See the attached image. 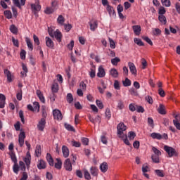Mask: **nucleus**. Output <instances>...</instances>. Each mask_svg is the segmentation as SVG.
I'll list each match as a JSON object with an SVG mask.
<instances>
[{"mask_svg": "<svg viewBox=\"0 0 180 180\" xmlns=\"http://www.w3.org/2000/svg\"><path fill=\"white\" fill-rule=\"evenodd\" d=\"M5 101H6L5 95L0 94V109H4L5 108Z\"/></svg>", "mask_w": 180, "mask_h": 180, "instance_id": "18", "label": "nucleus"}, {"mask_svg": "<svg viewBox=\"0 0 180 180\" xmlns=\"http://www.w3.org/2000/svg\"><path fill=\"white\" fill-rule=\"evenodd\" d=\"M136 112H138V113H144V108H143L142 106L140 105H136Z\"/></svg>", "mask_w": 180, "mask_h": 180, "instance_id": "58", "label": "nucleus"}, {"mask_svg": "<svg viewBox=\"0 0 180 180\" xmlns=\"http://www.w3.org/2000/svg\"><path fill=\"white\" fill-rule=\"evenodd\" d=\"M51 37H54L58 43H61V41L63 40V34L59 30H56Z\"/></svg>", "mask_w": 180, "mask_h": 180, "instance_id": "5", "label": "nucleus"}, {"mask_svg": "<svg viewBox=\"0 0 180 180\" xmlns=\"http://www.w3.org/2000/svg\"><path fill=\"white\" fill-rule=\"evenodd\" d=\"M98 167H91L90 169L91 174L93 175V176H98Z\"/></svg>", "mask_w": 180, "mask_h": 180, "instance_id": "28", "label": "nucleus"}, {"mask_svg": "<svg viewBox=\"0 0 180 180\" xmlns=\"http://www.w3.org/2000/svg\"><path fill=\"white\" fill-rule=\"evenodd\" d=\"M162 5L166 8L171 6V0H161Z\"/></svg>", "mask_w": 180, "mask_h": 180, "instance_id": "33", "label": "nucleus"}, {"mask_svg": "<svg viewBox=\"0 0 180 180\" xmlns=\"http://www.w3.org/2000/svg\"><path fill=\"white\" fill-rule=\"evenodd\" d=\"M31 9L34 15H36L37 12H40L41 9V6H40L39 4H31Z\"/></svg>", "mask_w": 180, "mask_h": 180, "instance_id": "10", "label": "nucleus"}, {"mask_svg": "<svg viewBox=\"0 0 180 180\" xmlns=\"http://www.w3.org/2000/svg\"><path fill=\"white\" fill-rule=\"evenodd\" d=\"M158 19L162 25H167V18H165V15H159Z\"/></svg>", "mask_w": 180, "mask_h": 180, "instance_id": "38", "label": "nucleus"}, {"mask_svg": "<svg viewBox=\"0 0 180 180\" xmlns=\"http://www.w3.org/2000/svg\"><path fill=\"white\" fill-rule=\"evenodd\" d=\"M165 12H166L165 8H164L162 6L160 7V8H159V15H165Z\"/></svg>", "mask_w": 180, "mask_h": 180, "instance_id": "60", "label": "nucleus"}, {"mask_svg": "<svg viewBox=\"0 0 180 180\" xmlns=\"http://www.w3.org/2000/svg\"><path fill=\"white\" fill-rule=\"evenodd\" d=\"M10 32H11V33H13V34H18V27H16L15 25H11L10 26Z\"/></svg>", "mask_w": 180, "mask_h": 180, "instance_id": "37", "label": "nucleus"}, {"mask_svg": "<svg viewBox=\"0 0 180 180\" xmlns=\"http://www.w3.org/2000/svg\"><path fill=\"white\" fill-rule=\"evenodd\" d=\"M155 173L157 175V176H159L160 178H164V176H165V174L164 173L163 170L156 169L155 170Z\"/></svg>", "mask_w": 180, "mask_h": 180, "instance_id": "30", "label": "nucleus"}, {"mask_svg": "<svg viewBox=\"0 0 180 180\" xmlns=\"http://www.w3.org/2000/svg\"><path fill=\"white\" fill-rule=\"evenodd\" d=\"M64 167L66 171H72V164L71 163V160H70V158L65 160Z\"/></svg>", "mask_w": 180, "mask_h": 180, "instance_id": "11", "label": "nucleus"}, {"mask_svg": "<svg viewBox=\"0 0 180 180\" xmlns=\"http://www.w3.org/2000/svg\"><path fill=\"white\" fill-rule=\"evenodd\" d=\"M89 25L90 26V30L91 32H95L96 29H98V21L96 20H92L89 22Z\"/></svg>", "mask_w": 180, "mask_h": 180, "instance_id": "9", "label": "nucleus"}, {"mask_svg": "<svg viewBox=\"0 0 180 180\" xmlns=\"http://www.w3.org/2000/svg\"><path fill=\"white\" fill-rule=\"evenodd\" d=\"M19 116H20V118L21 119L22 123H23V124H25V116L23 115L22 110L19 111Z\"/></svg>", "mask_w": 180, "mask_h": 180, "instance_id": "59", "label": "nucleus"}, {"mask_svg": "<svg viewBox=\"0 0 180 180\" xmlns=\"http://www.w3.org/2000/svg\"><path fill=\"white\" fill-rule=\"evenodd\" d=\"M114 88H115V89H117V91H119L120 89V82H119V81L115 80Z\"/></svg>", "mask_w": 180, "mask_h": 180, "instance_id": "53", "label": "nucleus"}, {"mask_svg": "<svg viewBox=\"0 0 180 180\" xmlns=\"http://www.w3.org/2000/svg\"><path fill=\"white\" fill-rule=\"evenodd\" d=\"M96 103L99 109H103V103L99 100H96Z\"/></svg>", "mask_w": 180, "mask_h": 180, "instance_id": "63", "label": "nucleus"}, {"mask_svg": "<svg viewBox=\"0 0 180 180\" xmlns=\"http://www.w3.org/2000/svg\"><path fill=\"white\" fill-rule=\"evenodd\" d=\"M46 162L43 160H40L38 162L37 164V168L39 169H44L46 168Z\"/></svg>", "mask_w": 180, "mask_h": 180, "instance_id": "22", "label": "nucleus"}, {"mask_svg": "<svg viewBox=\"0 0 180 180\" xmlns=\"http://www.w3.org/2000/svg\"><path fill=\"white\" fill-rule=\"evenodd\" d=\"M152 139H156L157 140H161L162 139V135L159 133L153 132L150 134Z\"/></svg>", "mask_w": 180, "mask_h": 180, "instance_id": "29", "label": "nucleus"}, {"mask_svg": "<svg viewBox=\"0 0 180 180\" xmlns=\"http://www.w3.org/2000/svg\"><path fill=\"white\" fill-rule=\"evenodd\" d=\"M106 9L110 16H112L113 18L116 17V11H115V8H113L112 6L107 5Z\"/></svg>", "mask_w": 180, "mask_h": 180, "instance_id": "14", "label": "nucleus"}, {"mask_svg": "<svg viewBox=\"0 0 180 180\" xmlns=\"http://www.w3.org/2000/svg\"><path fill=\"white\" fill-rule=\"evenodd\" d=\"M46 160L51 167L54 166V160H53V158L50 153L46 154Z\"/></svg>", "mask_w": 180, "mask_h": 180, "instance_id": "25", "label": "nucleus"}, {"mask_svg": "<svg viewBox=\"0 0 180 180\" xmlns=\"http://www.w3.org/2000/svg\"><path fill=\"white\" fill-rule=\"evenodd\" d=\"M37 95L39 101H41L42 103H44V102H46V100L44 99V96H43V93H41L40 90H37Z\"/></svg>", "mask_w": 180, "mask_h": 180, "instance_id": "26", "label": "nucleus"}, {"mask_svg": "<svg viewBox=\"0 0 180 180\" xmlns=\"http://www.w3.org/2000/svg\"><path fill=\"white\" fill-rule=\"evenodd\" d=\"M25 41L27 43V47L30 51H33V43H32V40L29 38H26Z\"/></svg>", "mask_w": 180, "mask_h": 180, "instance_id": "31", "label": "nucleus"}, {"mask_svg": "<svg viewBox=\"0 0 180 180\" xmlns=\"http://www.w3.org/2000/svg\"><path fill=\"white\" fill-rule=\"evenodd\" d=\"M13 3L15 6H17V8L22 9V6H25V4H26V0H20V2L19 1V0H13Z\"/></svg>", "mask_w": 180, "mask_h": 180, "instance_id": "12", "label": "nucleus"}, {"mask_svg": "<svg viewBox=\"0 0 180 180\" xmlns=\"http://www.w3.org/2000/svg\"><path fill=\"white\" fill-rule=\"evenodd\" d=\"M117 136L120 139H123L125 136L123 131H126V130L127 129V127H126L123 122H120L117 125Z\"/></svg>", "mask_w": 180, "mask_h": 180, "instance_id": "2", "label": "nucleus"}, {"mask_svg": "<svg viewBox=\"0 0 180 180\" xmlns=\"http://www.w3.org/2000/svg\"><path fill=\"white\" fill-rule=\"evenodd\" d=\"M33 105L35 112H40V104H39V102H34Z\"/></svg>", "mask_w": 180, "mask_h": 180, "instance_id": "49", "label": "nucleus"}, {"mask_svg": "<svg viewBox=\"0 0 180 180\" xmlns=\"http://www.w3.org/2000/svg\"><path fill=\"white\" fill-rule=\"evenodd\" d=\"M105 75L106 72H105V68H103V66H99L98 69L97 77L98 78H103Z\"/></svg>", "mask_w": 180, "mask_h": 180, "instance_id": "8", "label": "nucleus"}, {"mask_svg": "<svg viewBox=\"0 0 180 180\" xmlns=\"http://www.w3.org/2000/svg\"><path fill=\"white\" fill-rule=\"evenodd\" d=\"M53 115L54 119H56V120H63V114L61 113V111H60V110H53Z\"/></svg>", "mask_w": 180, "mask_h": 180, "instance_id": "7", "label": "nucleus"}, {"mask_svg": "<svg viewBox=\"0 0 180 180\" xmlns=\"http://www.w3.org/2000/svg\"><path fill=\"white\" fill-rule=\"evenodd\" d=\"M33 39L35 44H37V46H40V39H39V37L36 36V34L33 35Z\"/></svg>", "mask_w": 180, "mask_h": 180, "instance_id": "55", "label": "nucleus"}, {"mask_svg": "<svg viewBox=\"0 0 180 180\" xmlns=\"http://www.w3.org/2000/svg\"><path fill=\"white\" fill-rule=\"evenodd\" d=\"M108 168H109V166L108 165V163L105 162L100 165V169L101 172H103V173L106 172Z\"/></svg>", "mask_w": 180, "mask_h": 180, "instance_id": "24", "label": "nucleus"}, {"mask_svg": "<svg viewBox=\"0 0 180 180\" xmlns=\"http://www.w3.org/2000/svg\"><path fill=\"white\" fill-rule=\"evenodd\" d=\"M66 99H67V102H68V103H72V101H74L72 94H71V93L68 94L66 96Z\"/></svg>", "mask_w": 180, "mask_h": 180, "instance_id": "41", "label": "nucleus"}, {"mask_svg": "<svg viewBox=\"0 0 180 180\" xmlns=\"http://www.w3.org/2000/svg\"><path fill=\"white\" fill-rule=\"evenodd\" d=\"M84 172L85 179H87V180L91 179V174H89V172H88V170H86V169H84Z\"/></svg>", "mask_w": 180, "mask_h": 180, "instance_id": "56", "label": "nucleus"}, {"mask_svg": "<svg viewBox=\"0 0 180 180\" xmlns=\"http://www.w3.org/2000/svg\"><path fill=\"white\" fill-rule=\"evenodd\" d=\"M46 46L49 47V49H54V42L50 37H45Z\"/></svg>", "mask_w": 180, "mask_h": 180, "instance_id": "13", "label": "nucleus"}, {"mask_svg": "<svg viewBox=\"0 0 180 180\" xmlns=\"http://www.w3.org/2000/svg\"><path fill=\"white\" fill-rule=\"evenodd\" d=\"M151 159L153 162H155V164H158L160 162V156L153 155L151 156Z\"/></svg>", "mask_w": 180, "mask_h": 180, "instance_id": "42", "label": "nucleus"}, {"mask_svg": "<svg viewBox=\"0 0 180 180\" xmlns=\"http://www.w3.org/2000/svg\"><path fill=\"white\" fill-rule=\"evenodd\" d=\"M19 165H18L17 163H14V165L13 167V172H15V174H18L19 173Z\"/></svg>", "mask_w": 180, "mask_h": 180, "instance_id": "48", "label": "nucleus"}, {"mask_svg": "<svg viewBox=\"0 0 180 180\" xmlns=\"http://www.w3.org/2000/svg\"><path fill=\"white\" fill-rule=\"evenodd\" d=\"M164 150H165V151H166V153H167L168 157H169L170 158L172 157L178 156V152H176L175 148H174L171 146H168L165 145L164 146Z\"/></svg>", "mask_w": 180, "mask_h": 180, "instance_id": "1", "label": "nucleus"}, {"mask_svg": "<svg viewBox=\"0 0 180 180\" xmlns=\"http://www.w3.org/2000/svg\"><path fill=\"white\" fill-rule=\"evenodd\" d=\"M134 42L135 43V44H137V46H144V43L143 42V41H141V39L139 38H134Z\"/></svg>", "mask_w": 180, "mask_h": 180, "instance_id": "34", "label": "nucleus"}, {"mask_svg": "<svg viewBox=\"0 0 180 180\" xmlns=\"http://www.w3.org/2000/svg\"><path fill=\"white\" fill-rule=\"evenodd\" d=\"M118 63H120V58L117 57L112 58L111 60V64H112V65H117Z\"/></svg>", "mask_w": 180, "mask_h": 180, "instance_id": "47", "label": "nucleus"}, {"mask_svg": "<svg viewBox=\"0 0 180 180\" xmlns=\"http://www.w3.org/2000/svg\"><path fill=\"white\" fill-rule=\"evenodd\" d=\"M4 16L7 19H12V12H11V11H9V10L5 11H4Z\"/></svg>", "mask_w": 180, "mask_h": 180, "instance_id": "40", "label": "nucleus"}, {"mask_svg": "<svg viewBox=\"0 0 180 180\" xmlns=\"http://www.w3.org/2000/svg\"><path fill=\"white\" fill-rule=\"evenodd\" d=\"M152 150L156 156L160 157V155H161V150H158L157 148L153 146Z\"/></svg>", "mask_w": 180, "mask_h": 180, "instance_id": "45", "label": "nucleus"}, {"mask_svg": "<svg viewBox=\"0 0 180 180\" xmlns=\"http://www.w3.org/2000/svg\"><path fill=\"white\" fill-rule=\"evenodd\" d=\"M132 29H133L134 33V34H136V36H140V34L141 33V26L134 25V26H132Z\"/></svg>", "mask_w": 180, "mask_h": 180, "instance_id": "16", "label": "nucleus"}, {"mask_svg": "<svg viewBox=\"0 0 180 180\" xmlns=\"http://www.w3.org/2000/svg\"><path fill=\"white\" fill-rule=\"evenodd\" d=\"M25 165L29 168L30 167V162H32V155H30V152L27 151L26 156L22 158Z\"/></svg>", "mask_w": 180, "mask_h": 180, "instance_id": "4", "label": "nucleus"}, {"mask_svg": "<svg viewBox=\"0 0 180 180\" xmlns=\"http://www.w3.org/2000/svg\"><path fill=\"white\" fill-rule=\"evenodd\" d=\"M72 26L71 25V24H65L64 25V29L65 30V32H69L70 30H71Z\"/></svg>", "mask_w": 180, "mask_h": 180, "instance_id": "61", "label": "nucleus"}, {"mask_svg": "<svg viewBox=\"0 0 180 180\" xmlns=\"http://www.w3.org/2000/svg\"><path fill=\"white\" fill-rule=\"evenodd\" d=\"M57 162L55 163V168L56 169H61V166L63 165V162H61V160L56 159Z\"/></svg>", "mask_w": 180, "mask_h": 180, "instance_id": "35", "label": "nucleus"}, {"mask_svg": "<svg viewBox=\"0 0 180 180\" xmlns=\"http://www.w3.org/2000/svg\"><path fill=\"white\" fill-rule=\"evenodd\" d=\"M122 84L124 86H130L131 85V81L129 78H126L125 80L122 81Z\"/></svg>", "mask_w": 180, "mask_h": 180, "instance_id": "44", "label": "nucleus"}, {"mask_svg": "<svg viewBox=\"0 0 180 180\" xmlns=\"http://www.w3.org/2000/svg\"><path fill=\"white\" fill-rule=\"evenodd\" d=\"M142 39H143V40L146 41V43L150 44V46H153V41H151V39L150 38H148V37H142Z\"/></svg>", "mask_w": 180, "mask_h": 180, "instance_id": "54", "label": "nucleus"}, {"mask_svg": "<svg viewBox=\"0 0 180 180\" xmlns=\"http://www.w3.org/2000/svg\"><path fill=\"white\" fill-rule=\"evenodd\" d=\"M25 139H26V134L25 131H21L18 135V144L20 147L25 146Z\"/></svg>", "mask_w": 180, "mask_h": 180, "instance_id": "3", "label": "nucleus"}, {"mask_svg": "<svg viewBox=\"0 0 180 180\" xmlns=\"http://www.w3.org/2000/svg\"><path fill=\"white\" fill-rule=\"evenodd\" d=\"M52 92L53 94H57L58 92V83H53L51 87Z\"/></svg>", "mask_w": 180, "mask_h": 180, "instance_id": "36", "label": "nucleus"}, {"mask_svg": "<svg viewBox=\"0 0 180 180\" xmlns=\"http://www.w3.org/2000/svg\"><path fill=\"white\" fill-rule=\"evenodd\" d=\"M34 155L35 157H40L41 155V146L40 145L36 146Z\"/></svg>", "mask_w": 180, "mask_h": 180, "instance_id": "23", "label": "nucleus"}, {"mask_svg": "<svg viewBox=\"0 0 180 180\" xmlns=\"http://www.w3.org/2000/svg\"><path fill=\"white\" fill-rule=\"evenodd\" d=\"M128 137L129 140H134V137H136V133H134V131H130L129 133Z\"/></svg>", "mask_w": 180, "mask_h": 180, "instance_id": "62", "label": "nucleus"}, {"mask_svg": "<svg viewBox=\"0 0 180 180\" xmlns=\"http://www.w3.org/2000/svg\"><path fill=\"white\" fill-rule=\"evenodd\" d=\"M173 124L175 126L176 129H177V130H180V123L178 121V119H175L173 120Z\"/></svg>", "mask_w": 180, "mask_h": 180, "instance_id": "51", "label": "nucleus"}, {"mask_svg": "<svg viewBox=\"0 0 180 180\" xmlns=\"http://www.w3.org/2000/svg\"><path fill=\"white\" fill-rule=\"evenodd\" d=\"M62 153L65 158H68L70 156V149H68V148L65 146L62 147Z\"/></svg>", "mask_w": 180, "mask_h": 180, "instance_id": "17", "label": "nucleus"}, {"mask_svg": "<svg viewBox=\"0 0 180 180\" xmlns=\"http://www.w3.org/2000/svg\"><path fill=\"white\" fill-rule=\"evenodd\" d=\"M10 157H11L13 162H14V164H16L18 162V159L16 158V155H15V153H11Z\"/></svg>", "mask_w": 180, "mask_h": 180, "instance_id": "50", "label": "nucleus"}, {"mask_svg": "<svg viewBox=\"0 0 180 180\" xmlns=\"http://www.w3.org/2000/svg\"><path fill=\"white\" fill-rule=\"evenodd\" d=\"M19 168L21 171H26V165L22 161L19 162Z\"/></svg>", "mask_w": 180, "mask_h": 180, "instance_id": "46", "label": "nucleus"}, {"mask_svg": "<svg viewBox=\"0 0 180 180\" xmlns=\"http://www.w3.org/2000/svg\"><path fill=\"white\" fill-rule=\"evenodd\" d=\"M70 143L72 147H81V142L73 140L70 142Z\"/></svg>", "mask_w": 180, "mask_h": 180, "instance_id": "43", "label": "nucleus"}, {"mask_svg": "<svg viewBox=\"0 0 180 180\" xmlns=\"http://www.w3.org/2000/svg\"><path fill=\"white\" fill-rule=\"evenodd\" d=\"M110 75L112 77V78H118L119 72H117V70L112 68L110 70Z\"/></svg>", "mask_w": 180, "mask_h": 180, "instance_id": "20", "label": "nucleus"}, {"mask_svg": "<svg viewBox=\"0 0 180 180\" xmlns=\"http://www.w3.org/2000/svg\"><path fill=\"white\" fill-rule=\"evenodd\" d=\"M128 65L131 74H133V75H137V69H136V65H134V63L129 62Z\"/></svg>", "mask_w": 180, "mask_h": 180, "instance_id": "15", "label": "nucleus"}, {"mask_svg": "<svg viewBox=\"0 0 180 180\" xmlns=\"http://www.w3.org/2000/svg\"><path fill=\"white\" fill-rule=\"evenodd\" d=\"M57 22L58 25H60V26H63L64 25V22H65V19L63 15H60L57 19Z\"/></svg>", "mask_w": 180, "mask_h": 180, "instance_id": "32", "label": "nucleus"}, {"mask_svg": "<svg viewBox=\"0 0 180 180\" xmlns=\"http://www.w3.org/2000/svg\"><path fill=\"white\" fill-rule=\"evenodd\" d=\"M81 141L84 146H88L89 144V139L88 138H82Z\"/></svg>", "mask_w": 180, "mask_h": 180, "instance_id": "57", "label": "nucleus"}, {"mask_svg": "<svg viewBox=\"0 0 180 180\" xmlns=\"http://www.w3.org/2000/svg\"><path fill=\"white\" fill-rule=\"evenodd\" d=\"M89 75L91 78H95V77H96V67L92 66L90 68V71L89 72Z\"/></svg>", "mask_w": 180, "mask_h": 180, "instance_id": "19", "label": "nucleus"}, {"mask_svg": "<svg viewBox=\"0 0 180 180\" xmlns=\"http://www.w3.org/2000/svg\"><path fill=\"white\" fill-rule=\"evenodd\" d=\"M158 112L160 115H165L167 112L165 111V106L164 105L160 104L159 108H158Z\"/></svg>", "mask_w": 180, "mask_h": 180, "instance_id": "27", "label": "nucleus"}, {"mask_svg": "<svg viewBox=\"0 0 180 180\" xmlns=\"http://www.w3.org/2000/svg\"><path fill=\"white\" fill-rule=\"evenodd\" d=\"M54 12V8L52 7H46V9L44 10V13L46 15H50Z\"/></svg>", "mask_w": 180, "mask_h": 180, "instance_id": "39", "label": "nucleus"}, {"mask_svg": "<svg viewBox=\"0 0 180 180\" xmlns=\"http://www.w3.org/2000/svg\"><path fill=\"white\" fill-rule=\"evenodd\" d=\"M174 6H175V9H176L177 13H179V15H180V3L179 2H176L174 4Z\"/></svg>", "mask_w": 180, "mask_h": 180, "instance_id": "64", "label": "nucleus"}, {"mask_svg": "<svg viewBox=\"0 0 180 180\" xmlns=\"http://www.w3.org/2000/svg\"><path fill=\"white\" fill-rule=\"evenodd\" d=\"M44 127H46V119L41 118L37 124V129L39 131H44Z\"/></svg>", "mask_w": 180, "mask_h": 180, "instance_id": "6", "label": "nucleus"}, {"mask_svg": "<svg viewBox=\"0 0 180 180\" xmlns=\"http://www.w3.org/2000/svg\"><path fill=\"white\" fill-rule=\"evenodd\" d=\"M4 74L7 77L8 82H12V74L11 73V71H9V70L5 69Z\"/></svg>", "mask_w": 180, "mask_h": 180, "instance_id": "21", "label": "nucleus"}, {"mask_svg": "<svg viewBox=\"0 0 180 180\" xmlns=\"http://www.w3.org/2000/svg\"><path fill=\"white\" fill-rule=\"evenodd\" d=\"M65 129H67V130H68L69 131H75V129L73 126H71L69 124H65Z\"/></svg>", "mask_w": 180, "mask_h": 180, "instance_id": "52", "label": "nucleus"}]
</instances>
